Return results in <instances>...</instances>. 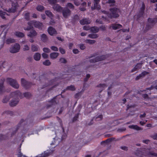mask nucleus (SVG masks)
Wrapping results in <instances>:
<instances>
[{
	"mask_svg": "<svg viewBox=\"0 0 157 157\" xmlns=\"http://www.w3.org/2000/svg\"><path fill=\"white\" fill-rule=\"evenodd\" d=\"M7 82L10 84L12 87L17 89L19 88V84L17 83L16 81L11 78H7L6 79Z\"/></svg>",
	"mask_w": 157,
	"mask_h": 157,
	"instance_id": "5",
	"label": "nucleus"
},
{
	"mask_svg": "<svg viewBox=\"0 0 157 157\" xmlns=\"http://www.w3.org/2000/svg\"><path fill=\"white\" fill-rule=\"evenodd\" d=\"M59 78L56 77L55 79H53L51 80L49 82V83L46 84H45L41 88V89H43L45 88V87L48 86L50 85L55 84V85L53 86L51 88L49 89L50 90H52L53 88H54V87H55L57 86H58V84H56L57 83L56 82L58 81V79Z\"/></svg>",
	"mask_w": 157,
	"mask_h": 157,
	"instance_id": "4",
	"label": "nucleus"
},
{
	"mask_svg": "<svg viewBox=\"0 0 157 157\" xmlns=\"http://www.w3.org/2000/svg\"><path fill=\"white\" fill-rule=\"evenodd\" d=\"M148 21L152 24H155L157 22V18H151L149 17L147 19Z\"/></svg>",
	"mask_w": 157,
	"mask_h": 157,
	"instance_id": "30",
	"label": "nucleus"
},
{
	"mask_svg": "<svg viewBox=\"0 0 157 157\" xmlns=\"http://www.w3.org/2000/svg\"><path fill=\"white\" fill-rule=\"evenodd\" d=\"M80 24L82 25H84L85 24H89L90 23V20L87 18H84L81 20L79 21Z\"/></svg>",
	"mask_w": 157,
	"mask_h": 157,
	"instance_id": "17",
	"label": "nucleus"
},
{
	"mask_svg": "<svg viewBox=\"0 0 157 157\" xmlns=\"http://www.w3.org/2000/svg\"><path fill=\"white\" fill-rule=\"evenodd\" d=\"M49 4L53 6L55 4H56L57 3V0H48Z\"/></svg>",
	"mask_w": 157,
	"mask_h": 157,
	"instance_id": "38",
	"label": "nucleus"
},
{
	"mask_svg": "<svg viewBox=\"0 0 157 157\" xmlns=\"http://www.w3.org/2000/svg\"><path fill=\"white\" fill-rule=\"evenodd\" d=\"M79 115V113H78L76 114L73 119L72 121L73 122H74L76 121L78 118V116Z\"/></svg>",
	"mask_w": 157,
	"mask_h": 157,
	"instance_id": "49",
	"label": "nucleus"
},
{
	"mask_svg": "<svg viewBox=\"0 0 157 157\" xmlns=\"http://www.w3.org/2000/svg\"><path fill=\"white\" fill-rule=\"evenodd\" d=\"M96 22L101 24H103L102 19L101 18L97 19L96 21Z\"/></svg>",
	"mask_w": 157,
	"mask_h": 157,
	"instance_id": "50",
	"label": "nucleus"
},
{
	"mask_svg": "<svg viewBox=\"0 0 157 157\" xmlns=\"http://www.w3.org/2000/svg\"><path fill=\"white\" fill-rule=\"evenodd\" d=\"M144 13H140L139 12V13L137 15V19H138L141 17H142L143 16V15H144Z\"/></svg>",
	"mask_w": 157,
	"mask_h": 157,
	"instance_id": "62",
	"label": "nucleus"
},
{
	"mask_svg": "<svg viewBox=\"0 0 157 157\" xmlns=\"http://www.w3.org/2000/svg\"><path fill=\"white\" fill-rule=\"evenodd\" d=\"M90 30L92 33H96L99 31V28L97 27L94 26L91 27Z\"/></svg>",
	"mask_w": 157,
	"mask_h": 157,
	"instance_id": "29",
	"label": "nucleus"
},
{
	"mask_svg": "<svg viewBox=\"0 0 157 157\" xmlns=\"http://www.w3.org/2000/svg\"><path fill=\"white\" fill-rule=\"evenodd\" d=\"M6 13L5 12H3L1 10H0V16L2 18V19H5V15H6Z\"/></svg>",
	"mask_w": 157,
	"mask_h": 157,
	"instance_id": "47",
	"label": "nucleus"
},
{
	"mask_svg": "<svg viewBox=\"0 0 157 157\" xmlns=\"http://www.w3.org/2000/svg\"><path fill=\"white\" fill-rule=\"evenodd\" d=\"M50 48L52 50L56 52L58 51V48L55 46H52Z\"/></svg>",
	"mask_w": 157,
	"mask_h": 157,
	"instance_id": "57",
	"label": "nucleus"
},
{
	"mask_svg": "<svg viewBox=\"0 0 157 157\" xmlns=\"http://www.w3.org/2000/svg\"><path fill=\"white\" fill-rule=\"evenodd\" d=\"M3 113H6L7 114L11 116H12L13 114V112L10 111H5Z\"/></svg>",
	"mask_w": 157,
	"mask_h": 157,
	"instance_id": "53",
	"label": "nucleus"
},
{
	"mask_svg": "<svg viewBox=\"0 0 157 157\" xmlns=\"http://www.w3.org/2000/svg\"><path fill=\"white\" fill-rule=\"evenodd\" d=\"M37 35V33L36 31L34 29L32 30L29 32V33L27 34V36L30 37V38H33L36 36Z\"/></svg>",
	"mask_w": 157,
	"mask_h": 157,
	"instance_id": "18",
	"label": "nucleus"
},
{
	"mask_svg": "<svg viewBox=\"0 0 157 157\" xmlns=\"http://www.w3.org/2000/svg\"><path fill=\"white\" fill-rule=\"evenodd\" d=\"M14 34L16 36L19 38H22L25 36V34L19 31L15 32Z\"/></svg>",
	"mask_w": 157,
	"mask_h": 157,
	"instance_id": "21",
	"label": "nucleus"
},
{
	"mask_svg": "<svg viewBox=\"0 0 157 157\" xmlns=\"http://www.w3.org/2000/svg\"><path fill=\"white\" fill-rule=\"evenodd\" d=\"M107 86L105 84L100 83L97 86V87L100 88V89L99 93H101L105 87H106Z\"/></svg>",
	"mask_w": 157,
	"mask_h": 157,
	"instance_id": "24",
	"label": "nucleus"
},
{
	"mask_svg": "<svg viewBox=\"0 0 157 157\" xmlns=\"http://www.w3.org/2000/svg\"><path fill=\"white\" fill-rule=\"evenodd\" d=\"M66 6L71 9H73L74 8V6L71 2L68 3Z\"/></svg>",
	"mask_w": 157,
	"mask_h": 157,
	"instance_id": "46",
	"label": "nucleus"
},
{
	"mask_svg": "<svg viewBox=\"0 0 157 157\" xmlns=\"http://www.w3.org/2000/svg\"><path fill=\"white\" fill-rule=\"evenodd\" d=\"M75 148H77V147H75V146H71L68 150L70 151L71 152H72L73 151L75 153Z\"/></svg>",
	"mask_w": 157,
	"mask_h": 157,
	"instance_id": "39",
	"label": "nucleus"
},
{
	"mask_svg": "<svg viewBox=\"0 0 157 157\" xmlns=\"http://www.w3.org/2000/svg\"><path fill=\"white\" fill-rule=\"evenodd\" d=\"M34 26L36 28H38L39 29H41L43 26L42 23L40 22L39 21H34Z\"/></svg>",
	"mask_w": 157,
	"mask_h": 157,
	"instance_id": "19",
	"label": "nucleus"
},
{
	"mask_svg": "<svg viewBox=\"0 0 157 157\" xmlns=\"http://www.w3.org/2000/svg\"><path fill=\"white\" fill-rule=\"evenodd\" d=\"M148 74V72H147L146 71H143L141 74H140V75L142 77H143L145 75Z\"/></svg>",
	"mask_w": 157,
	"mask_h": 157,
	"instance_id": "51",
	"label": "nucleus"
},
{
	"mask_svg": "<svg viewBox=\"0 0 157 157\" xmlns=\"http://www.w3.org/2000/svg\"><path fill=\"white\" fill-rule=\"evenodd\" d=\"M102 118L103 116L102 115H100L95 118L94 117L93 119L91 120L90 122L88 123V125H92L93 123V120L94 119H95L96 121H101L102 120Z\"/></svg>",
	"mask_w": 157,
	"mask_h": 157,
	"instance_id": "14",
	"label": "nucleus"
},
{
	"mask_svg": "<svg viewBox=\"0 0 157 157\" xmlns=\"http://www.w3.org/2000/svg\"><path fill=\"white\" fill-rule=\"evenodd\" d=\"M52 8L54 10L58 13L62 12L63 10V7L60 6L59 4H56L53 6Z\"/></svg>",
	"mask_w": 157,
	"mask_h": 157,
	"instance_id": "11",
	"label": "nucleus"
},
{
	"mask_svg": "<svg viewBox=\"0 0 157 157\" xmlns=\"http://www.w3.org/2000/svg\"><path fill=\"white\" fill-rule=\"evenodd\" d=\"M23 95L24 97L27 98H29L31 96V94L29 92H25L23 94Z\"/></svg>",
	"mask_w": 157,
	"mask_h": 157,
	"instance_id": "42",
	"label": "nucleus"
},
{
	"mask_svg": "<svg viewBox=\"0 0 157 157\" xmlns=\"http://www.w3.org/2000/svg\"><path fill=\"white\" fill-rule=\"evenodd\" d=\"M90 77V75L89 74H87L86 75V77L84 78V81L85 82H87Z\"/></svg>",
	"mask_w": 157,
	"mask_h": 157,
	"instance_id": "56",
	"label": "nucleus"
},
{
	"mask_svg": "<svg viewBox=\"0 0 157 157\" xmlns=\"http://www.w3.org/2000/svg\"><path fill=\"white\" fill-rule=\"evenodd\" d=\"M20 49V44L17 43H15L12 45L10 49V52L12 53H14L19 52Z\"/></svg>",
	"mask_w": 157,
	"mask_h": 157,
	"instance_id": "7",
	"label": "nucleus"
},
{
	"mask_svg": "<svg viewBox=\"0 0 157 157\" xmlns=\"http://www.w3.org/2000/svg\"><path fill=\"white\" fill-rule=\"evenodd\" d=\"M148 155H153V156H154L157 157V153H154V152H149L148 153Z\"/></svg>",
	"mask_w": 157,
	"mask_h": 157,
	"instance_id": "61",
	"label": "nucleus"
},
{
	"mask_svg": "<svg viewBox=\"0 0 157 157\" xmlns=\"http://www.w3.org/2000/svg\"><path fill=\"white\" fill-rule=\"evenodd\" d=\"M100 0H94V6L91 7L92 10L97 9L99 10L101 9V6L99 5Z\"/></svg>",
	"mask_w": 157,
	"mask_h": 157,
	"instance_id": "10",
	"label": "nucleus"
},
{
	"mask_svg": "<svg viewBox=\"0 0 157 157\" xmlns=\"http://www.w3.org/2000/svg\"><path fill=\"white\" fill-rule=\"evenodd\" d=\"M45 13L51 20L52 19V18L53 17L54 15L51 11L49 10H46L45 11Z\"/></svg>",
	"mask_w": 157,
	"mask_h": 157,
	"instance_id": "25",
	"label": "nucleus"
},
{
	"mask_svg": "<svg viewBox=\"0 0 157 157\" xmlns=\"http://www.w3.org/2000/svg\"><path fill=\"white\" fill-rule=\"evenodd\" d=\"M41 40L43 42H46L48 40V38L46 34H42L41 36Z\"/></svg>",
	"mask_w": 157,
	"mask_h": 157,
	"instance_id": "31",
	"label": "nucleus"
},
{
	"mask_svg": "<svg viewBox=\"0 0 157 157\" xmlns=\"http://www.w3.org/2000/svg\"><path fill=\"white\" fill-rule=\"evenodd\" d=\"M43 50V51L46 53H49L50 52V49L47 48H44Z\"/></svg>",
	"mask_w": 157,
	"mask_h": 157,
	"instance_id": "59",
	"label": "nucleus"
},
{
	"mask_svg": "<svg viewBox=\"0 0 157 157\" xmlns=\"http://www.w3.org/2000/svg\"><path fill=\"white\" fill-rule=\"evenodd\" d=\"M4 88V83H0V94L2 93L3 92Z\"/></svg>",
	"mask_w": 157,
	"mask_h": 157,
	"instance_id": "48",
	"label": "nucleus"
},
{
	"mask_svg": "<svg viewBox=\"0 0 157 157\" xmlns=\"http://www.w3.org/2000/svg\"><path fill=\"white\" fill-rule=\"evenodd\" d=\"M63 16L64 18H67L71 15V11L67 7L63 8L62 11Z\"/></svg>",
	"mask_w": 157,
	"mask_h": 157,
	"instance_id": "8",
	"label": "nucleus"
},
{
	"mask_svg": "<svg viewBox=\"0 0 157 157\" xmlns=\"http://www.w3.org/2000/svg\"><path fill=\"white\" fill-rule=\"evenodd\" d=\"M67 90L74 91L76 89L74 86L71 85L70 86H67Z\"/></svg>",
	"mask_w": 157,
	"mask_h": 157,
	"instance_id": "33",
	"label": "nucleus"
},
{
	"mask_svg": "<svg viewBox=\"0 0 157 157\" xmlns=\"http://www.w3.org/2000/svg\"><path fill=\"white\" fill-rule=\"evenodd\" d=\"M34 20L30 21L27 23V24L29 26L33 28V25H34Z\"/></svg>",
	"mask_w": 157,
	"mask_h": 157,
	"instance_id": "43",
	"label": "nucleus"
},
{
	"mask_svg": "<svg viewBox=\"0 0 157 157\" xmlns=\"http://www.w3.org/2000/svg\"><path fill=\"white\" fill-rule=\"evenodd\" d=\"M78 19H79V17H78V16L76 14L74 17L73 20L74 21H76L78 20Z\"/></svg>",
	"mask_w": 157,
	"mask_h": 157,
	"instance_id": "64",
	"label": "nucleus"
},
{
	"mask_svg": "<svg viewBox=\"0 0 157 157\" xmlns=\"http://www.w3.org/2000/svg\"><path fill=\"white\" fill-rule=\"evenodd\" d=\"M43 65L46 66H50L51 63L49 61V60L47 59L45 60V61L43 62Z\"/></svg>",
	"mask_w": 157,
	"mask_h": 157,
	"instance_id": "36",
	"label": "nucleus"
},
{
	"mask_svg": "<svg viewBox=\"0 0 157 157\" xmlns=\"http://www.w3.org/2000/svg\"><path fill=\"white\" fill-rule=\"evenodd\" d=\"M21 81L22 86L26 89L29 88L32 85L31 82H27L23 78L21 79Z\"/></svg>",
	"mask_w": 157,
	"mask_h": 157,
	"instance_id": "9",
	"label": "nucleus"
},
{
	"mask_svg": "<svg viewBox=\"0 0 157 157\" xmlns=\"http://www.w3.org/2000/svg\"><path fill=\"white\" fill-rule=\"evenodd\" d=\"M9 97L8 96H6L4 97L2 101L3 103H6L9 101Z\"/></svg>",
	"mask_w": 157,
	"mask_h": 157,
	"instance_id": "44",
	"label": "nucleus"
},
{
	"mask_svg": "<svg viewBox=\"0 0 157 157\" xmlns=\"http://www.w3.org/2000/svg\"><path fill=\"white\" fill-rule=\"evenodd\" d=\"M25 18L27 21L29 20L30 18V13L29 12L26 13L24 15Z\"/></svg>",
	"mask_w": 157,
	"mask_h": 157,
	"instance_id": "40",
	"label": "nucleus"
},
{
	"mask_svg": "<svg viewBox=\"0 0 157 157\" xmlns=\"http://www.w3.org/2000/svg\"><path fill=\"white\" fill-rule=\"evenodd\" d=\"M111 27L113 30H117L122 27V26L120 24H112L110 28Z\"/></svg>",
	"mask_w": 157,
	"mask_h": 157,
	"instance_id": "15",
	"label": "nucleus"
},
{
	"mask_svg": "<svg viewBox=\"0 0 157 157\" xmlns=\"http://www.w3.org/2000/svg\"><path fill=\"white\" fill-rule=\"evenodd\" d=\"M21 147H19L18 149V157H27L25 155H23L22 154L21 152Z\"/></svg>",
	"mask_w": 157,
	"mask_h": 157,
	"instance_id": "35",
	"label": "nucleus"
},
{
	"mask_svg": "<svg viewBox=\"0 0 157 157\" xmlns=\"http://www.w3.org/2000/svg\"><path fill=\"white\" fill-rule=\"evenodd\" d=\"M141 67V64L140 63H138L132 70L131 72H133L136 71Z\"/></svg>",
	"mask_w": 157,
	"mask_h": 157,
	"instance_id": "20",
	"label": "nucleus"
},
{
	"mask_svg": "<svg viewBox=\"0 0 157 157\" xmlns=\"http://www.w3.org/2000/svg\"><path fill=\"white\" fill-rule=\"evenodd\" d=\"M60 95H57L54 97L52 99L48 101L49 104H48L46 106V108L48 109L52 107L53 105H55L57 104L59 101V99L60 98Z\"/></svg>",
	"mask_w": 157,
	"mask_h": 157,
	"instance_id": "3",
	"label": "nucleus"
},
{
	"mask_svg": "<svg viewBox=\"0 0 157 157\" xmlns=\"http://www.w3.org/2000/svg\"><path fill=\"white\" fill-rule=\"evenodd\" d=\"M59 50L60 52L62 54H64L65 53V50L62 48H59Z\"/></svg>",
	"mask_w": 157,
	"mask_h": 157,
	"instance_id": "60",
	"label": "nucleus"
},
{
	"mask_svg": "<svg viewBox=\"0 0 157 157\" xmlns=\"http://www.w3.org/2000/svg\"><path fill=\"white\" fill-rule=\"evenodd\" d=\"M109 55H103L101 56H97L95 58L90 59V63H94L103 60L108 57Z\"/></svg>",
	"mask_w": 157,
	"mask_h": 157,
	"instance_id": "6",
	"label": "nucleus"
},
{
	"mask_svg": "<svg viewBox=\"0 0 157 157\" xmlns=\"http://www.w3.org/2000/svg\"><path fill=\"white\" fill-rule=\"evenodd\" d=\"M115 0H108L107 2L109 4H113L112 5H110V6H114V3H115Z\"/></svg>",
	"mask_w": 157,
	"mask_h": 157,
	"instance_id": "55",
	"label": "nucleus"
},
{
	"mask_svg": "<svg viewBox=\"0 0 157 157\" xmlns=\"http://www.w3.org/2000/svg\"><path fill=\"white\" fill-rule=\"evenodd\" d=\"M59 55V53L58 52H54L50 54V58L52 59H54L56 58Z\"/></svg>",
	"mask_w": 157,
	"mask_h": 157,
	"instance_id": "22",
	"label": "nucleus"
},
{
	"mask_svg": "<svg viewBox=\"0 0 157 157\" xmlns=\"http://www.w3.org/2000/svg\"><path fill=\"white\" fill-rule=\"evenodd\" d=\"M39 47L38 45L32 44L31 45V50L33 52H36L38 51Z\"/></svg>",
	"mask_w": 157,
	"mask_h": 157,
	"instance_id": "32",
	"label": "nucleus"
},
{
	"mask_svg": "<svg viewBox=\"0 0 157 157\" xmlns=\"http://www.w3.org/2000/svg\"><path fill=\"white\" fill-rule=\"evenodd\" d=\"M41 55L39 53H36L33 56L34 59L36 61H39L40 59Z\"/></svg>",
	"mask_w": 157,
	"mask_h": 157,
	"instance_id": "26",
	"label": "nucleus"
},
{
	"mask_svg": "<svg viewBox=\"0 0 157 157\" xmlns=\"http://www.w3.org/2000/svg\"><path fill=\"white\" fill-rule=\"evenodd\" d=\"M12 95H14L15 97L13 99L10 103V105L11 107L16 106L19 101V97H21V93L18 90H17L12 93Z\"/></svg>",
	"mask_w": 157,
	"mask_h": 157,
	"instance_id": "2",
	"label": "nucleus"
},
{
	"mask_svg": "<svg viewBox=\"0 0 157 157\" xmlns=\"http://www.w3.org/2000/svg\"><path fill=\"white\" fill-rule=\"evenodd\" d=\"M59 61L61 63H66L67 62V60L63 58H61Z\"/></svg>",
	"mask_w": 157,
	"mask_h": 157,
	"instance_id": "52",
	"label": "nucleus"
},
{
	"mask_svg": "<svg viewBox=\"0 0 157 157\" xmlns=\"http://www.w3.org/2000/svg\"><path fill=\"white\" fill-rule=\"evenodd\" d=\"M110 13L108 14V17L110 18H117L120 15V9L116 7L111 8L109 9Z\"/></svg>",
	"mask_w": 157,
	"mask_h": 157,
	"instance_id": "1",
	"label": "nucleus"
},
{
	"mask_svg": "<svg viewBox=\"0 0 157 157\" xmlns=\"http://www.w3.org/2000/svg\"><path fill=\"white\" fill-rule=\"evenodd\" d=\"M7 138V136L5 135H3L2 134H1L0 135V141L5 140Z\"/></svg>",
	"mask_w": 157,
	"mask_h": 157,
	"instance_id": "45",
	"label": "nucleus"
},
{
	"mask_svg": "<svg viewBox=\"0 0 157 157\" xmlns=\"http://www.w3.org/2000/svg\"><path fill=\"white\" fill-rule=\"evenodd\" d=\"M129 128L137 130H142L143 128L140 127L137 125H130L128 126Z\"/></svg>",
	"mask_w": 157,
	"mask_h": 157,
	"instance_id": "23",
	"label": "nucleus"
},
{
	"mask_svg": "<svg viewBox=\"0 0 157 157\" xmlns=\"http://www.w3.org/2000/svg\"><path fill=\"white\" fill-rule=\"evenodd\" d=\"M52 151H44L43 153L40 154L38 156L36 157H48L50 155L52 154Z\"/></svg>",
	"mask_w": 157,
	"mask_h": 157,
	"instance_id": "13",
	"label": "nucleus"
},
{
	"mask_svg": "<svg viewBox=\"0 0 157 157\" xmlns=\"http://www.w3.org/2000/svg\"><path fill=\"white\" fill-rule=\"evenodd\" d=\"M115 138L113 137L107 139L106 140V144L111 142L113 140H114Z\"/></svg>",
	"mask_w": 157,
	"mask_h": 157,
	"instance_id": "54",
	"label": "nucleus"
},
{
	"mask_svg": "<svg viewBox=\"0 0 157 157\" xmlns=\"http://www.w3.org/2000/svg\"><path fill=\"white\" fill-rule=\"evenodd\" d=\"M29 49V47L27 45H25L23 48V50L24 51H28Z\"/></svg>",
	"mask_w": 157,
	"mask_h": 157,
	"instance_id": "63",
	"label": "nucleus"
},
{
	"mask_svg": "<svg viewBox=\"0 0 157 157\" xmlns=\"http://www.w3.org/2000/svg\"><path fill=\"white\" fill-rule=\"evenodd\" d=\"M24 121V120L23 119H21L20 121V122L17 125V127L16 129V130L13 131L12 133L11 134V136H13L15 133H16L17 132L18 129L19 127L21 126V124Z\"/></svg>",
	"mask_w": 157,
	"mask_h": 157,
	"instance_id": "16",
	"label": "nucleus"
},
{
	"mask_svg": "<svg viewBox=\"0 0 157 157\" xmlns=\"http://www.w3.org/2000/svg\"><path fill=\"white\" fill-rule=\"evenodd\" d=\"M90 38L95 39L97 38L98 36V34H90L88 36Z\"/></svg>",
	"mask_w": 157,
	"mask_h": 157,
	"instance_id": "37",
	"label": "nucleus"
},
{
	"mask_svg": "<svg viewBox=\"0 0 157 157\" xmlns=\"http://www.w3.org/2000/svg\"><path fill=\"white\" fill-rule=\"evenodd\" d=\"M145 9V6L144 3L143 2L142 3L141 7L140 8L139 12L140 13H144V11Z\"/></svg>",
	"mask_w": 157,
	"mask_h": 157,
	"instance_id": "27",
	"label": "nucleus"
},
{
	"mask_svg": "<svg viewBox=\"0 0 157 157\" xmlns=\"http://www.w3.org/2000/svg\"><path fill=\"white\" fill-rule=\"evenodd\" d=\"M48 32L49 34L51 36L57 34V32L53 27L50 26L48 29Z\"/></svg>",
	"mask_w": 157,
	"mask_h": 157,
	"instance_id": "12",
	"label": "nucleus"
},
{
	"mask_svg": "<svg viewBox=\"0 0 157 157\" xmlns=\"http://www.w3.org/2000/svg\"><path fill=\"white\" fill-rule=\"evenodd\" d=\"M85 42L87 43H89L90 44H92L95 43L96 41L94 40L87 39L86 40Z\"/></svg>",
	"mask_w": 157,
	"mask_h": 157,
	"instance_id": "41",
	"label": "nucleus"
},
{
	"mask_svg": "<svg viewBox=\"0 0 157 157\" xmlns=\"http://www.w3.org/2000/svg\"><path fill=\"white\" fill-rule=\"evenodd\" d=\"M36 9L37 11H42L44 10V7L41 5H39L36 7Z\"/></svg>",
	"mask_w": 157,
	"mask_h": 157,
	"instance_id": "34",
	"label": "nucleus"
},
{
	"mask_svg": "<svg viewBox=\"0 0 157 157\" xmlns=\"http://www.w3.org/2000/svg\"><path fill=\"white\" fill-rule=\"evenodd\" d=\"M98 54H99L98 52H96V53H94L93 54L91 55L90 56L87 57L86 58L87 59H90L91 58L94 57L98 55Z\"/></svg>",
	"mask_w": 157,
	"mask_h": 157,
	"instance_id": "58",
	"label": "nucleus"
},
{
	"mask_svg": "<svg viewBox=\"0 0 157 157\" xmlns=\"http://www.w3.org/2000/svg\"><path fill=\"white\" fill-rule=\"evenodd\" d=\"M15 40L13 38H9L7 39L6 40L5 43L6 44H9L11 43H14L15 42Z\"/></svg>",
	"mask_w": 157,
	"mask_h": 157,
	"instance_id": "28",
	"label": "nucleus"
}]
</instances>
